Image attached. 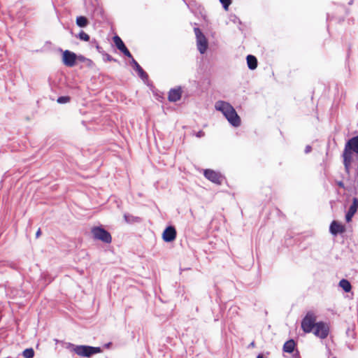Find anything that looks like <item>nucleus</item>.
<instances>
[{"mask_svg":"<svg viewBox=\"0 0 358 358\" xmlns=\"http://www.w3.org/2000/svg\"><path fill=\"white\" fill-rule=\"evenodd\" d=\"M217 110L222 113L231 125L238 127L241 125V118L237 114L234 108L228 102L218 101L215 106Z\"/></svg>","mask_w":358,"mask_h":358,"instance_id":"obj_1","label":"nucleus"},{"mask_svg":"<svg viewBox=\"0 0 358 358\" xmlns=\"http://www.w3.org/2000/svg\"><path fill=\"white\" fill-rule=\"evenodd\" d=\"M355 152L358 155V136L350 138L345 146L343 153V164L346 173H349L350 166L352 163V154Z\"/></svg>","mask_w":358,"mask_h":358,"instance_id":"obj_2","label":"nucleus"},{"mask_svg":"<svg viewBox=\"0 0 358 358\" xmlns=\"http://www.w3.org/2000/svg\"><path fill=\"white\" fill-rule=\"evenodd\" d=\"M69 348H71L72 351H73L77 355L86 358H90L96 354L102 352L101 347H94L85 345H75L69 343Z\"/></svg>","mask_w":358,"mask_h":358,"instance_id":"obj_3","label":"nucleus"},{"mask_svg":"<svg viewBox=\"0 0 358 358\" xmlns=\"http://www.w3.org/2000/svg\"><path fill=\"white\" fill-rule=\"evenodd\" d=\"M316 318V315L313 311L307 312L301 323V329L305 333L308 334L313 331L317 324Z\"/></svg>","mask_w":358,"mask_h":358,"instance_id":"obj_4","label":"nucleus"},{"mask_svg":"<svg viewBox=\"0 0 358 358\" xmlns=\"http://www.w3.org/2000/svg\"><path fill=\"white\" fill-rule=\"evenodd\" d=\"M92 234L94 239L101 241L104 243H110L112 241L110 234L101 226L94 227L92 229Z\"/></svg>","mask_w":358,"mask_h":358,"instance_id":"obj_5","label":"nucleus"},{"mask_svg":"<svg viewBox=\"0 0 358 358\" xmlns=\"http://www.w3.org/2000/svg\"><path fill=\"white\" fill-rule=\"evenodd\" d=\"M313 331L315 336L321 339H325L330 331L329 324L323 321L317 322Z\"/></svg>","mask_w":358,"mask_h":358,"instance_id":"obj_6","label":"nucleus"},{"mask_svg":"<svg viewBox=\"0 0 358 358\" xmlns=\"http://www.w3.org/2000/svg\"><path fill=\"white\" fill-rule=\"evenodd\" d=\"M88 11L95 21H101L104 19L103 8L98 3H92L88 7Z\"/></svg>","mask_w":358,"mask_h":358,"instance_id":"obj_7","label":"nucleus"},{"mask_svg":"<svg viewBox=\"0 0 358 358\" xmlns=\"http://www.w3.org/2000/svg\"><path fill=\"white\" fill-rule=\"evenodd\" d=\"M77 55L70 50H66L62 52V62L68 67H73L76 65Z\"/></svg>","mask_w":358,"mask_h":358,"instance_id":"obj_8","label":"nucleus"},{"mask_svg":"<svg viewBox=\"0 0 358 358\" xmlns=\"http://www.w3.org/2000/svg\"><path fill=\"white\" fill-rule=\"evenodd\" d=\"M203 175L206 179L217 185H221L224 179L220 173L212 169L204 170Z\"/></svg>","mask_w":358,"mask_h":358,"instance_id":"obj_9","label":"nucleus"},{"mask_svg":"<svg viewBox=\"0 0 358 358\" xmlns=\"http://www.w3.org/2000/svg\"><path fill=\"white\" fill-rule=\"evenodd\" d=\"M176 234L177 233L175 227L170 225L164 229L162 234V238L164 242L170 243L176 239Z\"/></svg>","mask_w":358,"mask_h":358,"instance_id":"obj_10","label":"nucleus"},{"mask_svg":"<svg viewBox=\"0 0 358 358\" xmlns=\"http://www.w3.org/2000/svg\"><path fill=\"white\" fill-rule=\"evenodd\" d=\"M113 39L116 48L121 52H122L126 57L129 58H132V55L131 54L128 48L126 47L125 44L124 43V42L122 41L120 36L115 35V36H113Z\"/></svg>","mask_w":358,"mask_h":358,"instance_id":"obj_11","label":"nucleus"},{"mask_svg":"<svg viewBox=\"0 0 358 358\" xmlns=\"http://www.w3.org/2000/svg\"><path fill=\"white\" fill-rule=\"evenodd\" d=\"M130 59V64L134 68V69L138 73V76L143 80V81L145 83L148 82V73L143 69V68L139 65V64L135 60V59L133 57Z\"/></svg>","mask_w":358,"mask_h":358,"instance_id":"obj_12","label":"nucleus"},{"mask_svg":"<svg viewBox=\"0 0 358 358\" xmlns=\"http://www.w3.org/2000/svg\"><path fill=\"white\" fill-rule=\"evenodd\" d=\"M345 231V227L343 224H341L336 220L331 222L329 226V232L331 235L336 236L338 234H341Z\"/></svg>","mask_w":358,"mask_h":358,"instance_id":"obj_13","label":"nucleus"},{"mask_svg":"<svg viewBox=\"0 0 358 358\" xmlns=\"http://www.w3.org/2000/svg\"><path fill=\"white\" fill-rule=\"evenodd\" d=\"M358 210V199L354 197L352 199V203L350 205L347 213L345 214V220L347 222H350L352 220V217Z\"/></svg>","mask_w":358,"mask_h":358,"instance_id":"obj_14","label":"nucleus"},{"mask_svg":"<svg viewBox=\"0 0 358 358\" xmlns=\"http://www.w3.org/2000/svg\"><path fill=\"white\" fill-rule=\"evenodd\" d=\"M182 89L180 87L172 88L169 92L168 99L171 102H176L181 99Z\"/></svg>","mask_w":358,"mask_h":358,"instance_id":"obj_15","label":"nucleus"},{"mask_svg":"<svg viewBox=\"0 0 358 358\" xmlns=\"http://www.w3.org/2000/svg\"><path fill=\"white\" fill-rule=\"evenodd\" d=\"M197 48L201 54H203L208 48V41L205 36H201L196 38Z\"/></svg>","mask_w":358,"mask_h":358,"instance_id":"obj_16","label":"nucleus"},{"mask_svg":"<svg viewBox=\"0 0 358 358\" xmlns=\"http://www.w3.org/2000/svg\"><path fill=\"white\" fill-rule=\"evenodd\" d=\"M348 174V180L351 182L355 183L358 180V155L356 157V168L354 171H351V166H350V171Z\"/></svg>","mask_w":358,"mask_h":358,"instance_id":"obj_17","label":"nucleus"},{"mask_svg":"<svg viewBox=\"0 0 358 358\" xmlns=\"http://www.w3.org/2000/svg\"><path fill=\"white\" fill-rule=\"evenodd\" d=\"M296 345V343L293 339H289L284 343L282 350L285 352L292 353L294 351Z\"/></svg>","mask_w":358,"mask_h":358,"instance_id":"obj_18","label":"nucleus"},{"mask_svg":"<svg viewBox=\"0 0 358 358\" xmlns=\"http://www.w3.org/2000/svg\"><path fill=\"white\" fill-rule=\"evenodd\" d=\"M246 62L249 69L255 70L257 69L258 62L256 57L252 55H248L246 57Z\"/></svg>","mask_w":358,"mask_h":358,"instance_id":"obj_19","label":"nucleus"},{"mask_svg":"<svg viewBox=\"0 0 358 358\" xmlns=\"http://www.w3.org/2000/svg\"><path fill=\"white\" fill-rule=\"evenodd\" d=\"M339 287H341L343 290L348 293V292H350L352 289V285L350 282V281L347 279H342L340 280L339 283Z\"/></svg>","mask_w":358,"mask_h":358,"instance_id":"obj_20","label":"nucleus"},{"mask_svg":"<svg viewBox=\"0 0 358 358\" xmlns=\"http://www.w3.org/2000/svg\"><path fill=\"white\" fill-rule=\"evenodd\" d=\"M76 24L77 26H78L79 27H81V28H84L85 27H87L89 24V21L87 20V18L85 16H78L76 17Z\"/></svg>","mask_w":358,"mask_h":358,"instance_id":"obj_21","label":"nucleus"},{"mask_svg":"<svg viewBox=\"0 0 358 358\" xmlns=\"http://www.w3.org/2000/svg\"><path fill=\"white\" fill-rule=\"evenodd\" d=\"M124 219L126 222L129 224H132L134 222H139L141 221V218L136 216H134L129 213H125L124 215Z\"/></svg>","mask_w":358,"mask_h":358,"instance_id":"obj_22","label":"nucleus"},{"mask_svg":"<svg viewBox=\"0 0 358 358\" xmlns=\"http://www.w3.org/2000/svg\"><path fill=\"white\" fill-rule=\"evenodd\" d=\"M185 3L192 13H194L200 6L195 0H187L185 1Z\"/></svg>","mask_w":358,"mask_h":358,"instance_id":"obj_23","label":"nucleus"},{"mask_svg":"<svg viewBox=\"0 0 358 358\" xmlns=\"http://www.w3.org/2000/svg\"><path fill=\"white\" fill-rule=\"evenodd\" d=\"M90 44L91 48H95L100 54L103 53L104 50L99 45V43H98V42H97V41L96 39L94 38L92 41H90Z\"/></svg>","mask_w":358,"mask_h":358,"instance_id":"obj_24","label":"nucleus"},{"mask_svg":"<svg viewBox=\"0 0 358 358\" xmlns=\"http://www.w3.org/2000/svg\"><path fill=\"white\" fill-rule=\"evenodd\" d=\"M22 355L24 358H33L34 356V350L32 348H27L23 351Z\"/></svg>","mask_w":358,"mask_h":358,"instance_id":"obj_25","label":"nucleus"},{"mask_svg":"<svg viewBox=\"0 0 358 358\" xmlns=\"http://www.w3.org/2000/svg\"><path fill=\"white\" fill-rule=\"evenodd\" d=\"M77 37L80 40L84 41H89L90 39V36L83 31H80V33L78 34Z\"/></svg>","mask_w":358,"mask_h":358,"instance_id":"obj_26","label":"nucleus"},{"mask_svg":"<svg viewBox=\"0 0 358 358\" xmlns=\"http://www.w3.org/2000/svg\"><path fill=\"white\" fill-rule=\"evenodd\" d=\"M101 55L103 56V59L105 61H107V62H114L120 63V62L117 59L113 58L111 55H110L109 54L106 53L105 51Z\"/></svg>","mask_w":358,"mask_h":358,"instance_id":"obj_27","label":"nucleus"},{"mask_svg":"<svg viewBox=\"0 0 358 358\" xmlns=\"http://www.w3.org/2000/svg\"><path fill=\"white\" fill-rule=\"evenodd\" d=\"M71 98L69 96H61L57 98V101L58 103L63 104L69 102Z\"/></svg>","mask_w":358,"mask_h":358,"instance_id":"obj_28","label":"nucleus"},{"mask_svg":"<svg viewBox=\"0 0 358 358\" xmlns=\"http://www.w3.org/2000/svg\"><path fill=\"white\" fill-rule=\"evenodd\" d=\"M223 8L227 11L229 10V6L232 3V0H219Z\"/></svg>","mask_w":358,"mask_h":358,"instance_id":"obj_29","label":"nucleus"},{"mask_svg":"<svg viewBox=\"0 0 358 358\" xmlns=\"http://www.w3.org/2000/svg\"><path fill=\"white\" fill-rule=\"evenodd\" d=\"M195 35L196 38H200L201 36H204V34L202 33L201 30L199 27H196L194 29Z\"/></svg>","mask_w":358,"mask_h":358,"instance_id":"obj_30","label":"nucleus"},{"mask_svg":"<svg viewBox=\"0 0 358 358\" xmlns=\"http://www.w3.org/2000/svg\"><path fill=\"white\" fill-rule=\"evenodd\" d=\"M77 59L79 60L80 62H85V60H88L90 62H91L90 59H87L83 55H77Z\"/></svg>","mask_w":358,"mask_h":358,"instance_id":"obj_31","label":"nucleus"},{"mask_svg":"<svg viewBox=\"0 0 358 358\" xmlns=\"http://www.w3.org/2000/svg\"><path fill=\"white\" fill-rule=\"evenodd\" d=\"M205 136V133H204V131H203L202 130L199 131H198V132H196V136L197 138H201V137H203V136Z\"/></svg>","mask_w":358,"mask_h":358,"instance_id":"obj_32","label":"nucleus"},{"mask_svg":"<svg viewBox=\"0 0 358 358\" xmlns=\"http://www.w3.org/2000/svg\"><path fill=\"white\" fill-rule=\"evenodd\" d=\"M311 150H312V147L310 145H308L306 146L304 152L306 154H308V153L310 152Z\"/></svg>","mask_w":358,"mask_h":358,"instance_id":"obj_33","label":"nucleus"},{"mask_svg":"<svg viewBox=\"0 0 358 358\" xmlns=\"http://www.w3.org/2000/svg\"><path fill=\"white\" fill-rule=\"evenodd\" d=\"M336 184L341 188L345 189V185L343 181H337Z\"/></svg>","mask_w":358,"mask_h":358,"instance_id":"obj_34","label":"nucleus"},{"mask_svg":"<svg viewBox=\"0 0 358 358\" xmlns=\"http://www.w3.org/2000/svg\"><path fill=\"white\" fill-rule=\"evenodd\" d=\"M255 347V342L253 341H252L248 346V348H252Z\"/></svg>","mask_w":358,"mask_h":358,"instance_id":"obj_35","label":"nucleus"},{"mask_svg":"<svg viewBox=\"0 0 358 358\" xmlns=\"http://www.w3.org/2000/svg\"><path fill=\"white\" fill-rule=\"evenodd\" d=\"M41 234V229H38L36 233V238H38Z\"/></svg>","mask_w":358,"mask_h":358,"instance_id":"obj_36","label":"nucleus"},{"mask_svg":"<svg viewBox=\"0 0 358 358\" xmlns=\"http://www.w3.org/2000/svg\"><path fill=\"white\" fill-rule=\"evenodd\" d=\"M112 345V343H111V342H109V343H106V344L103 345V347H104L105 348H109L110 347V345Z\"/></svg>","mask_w":358,"mask_h":358,"instance_id":"obj_37","label":"nucleus"},{"mask_svg":"<svg viewBox=\"0 0 358 358\" xmlns=\"http://www.w3.org/2000/svg\"><path fill=\"white\" fill-rule=\"evenodd\" d=\"M256 358H264L263 354H259Z\"/></svg>","mask_w":358,"mask_h":358,"instance_id":"obj_38","label":"nucleus"},{"mask_svg":"<svg viewBox=\"0 0 358 358\" xmlns=\"http://www.w3.org/2000/svg\"><path fill=\"white\" fill-rule=\"evenodd\" d=\"M296 355L299 356V352L298 350H296Z\"/></svg>","mask_w":358,"mask_h":358,"instance_id":"obj_39","label":"nucleus"},{"mask_svg":"<svg viewBox=\"0 0 358 358\" xmlns=\"http://www.w3.org/2000/svg\"><path fill=\"white\" fill-rule=\"evenodd\" d=\"M299 358H300V357H299Z\"/></svg>","mask_w":358,"mask_h":358,"instance_id":"obj_40","label":"nucleus"}]
</instances>
